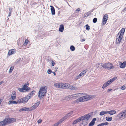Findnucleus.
I'll list each match as a JSON object with an SVG mask.
<instances>
[{
    "label": "nucleus",
    "mask_w": 126,
    "mask_h": 126,
    "mask_svg": "<svg viewBox=\"0 0 126 126\" xmlns=\"http://www.w3.org/2000/svg\"><path fill=\"white\" fill-rule=\"evenodd\" d=\"M54 86L56 88H59L68 89L69 88L70 89L75 90L77 88L74 86L70 84L65 83H56L54 84Z\"/></svg>",
    "instance_id": "1"
},
{
    "label": "nucleus",
    "mask_w": 126,
    "mask_h": 126,
    "mask_svg": "<svg viewBox=\"0 0 126 126\" xmlns=\"http://www.w3.org/2000/svg\"><path fill=\"white\" fill-rule=\"evenodd\" d=\"M95 96L94 95H89L81 97L74 101L73 103H78L80 102H84L91 99L95 98Z\"/></svg>",
    "instance_id": "2"
},
{
    "label": "nucleus",
    "mask_w": 126,
    "mask_h": 126,
    "mask_svg": "<svg viewBox=\"0 0 126 126\" xmlns=\"http://www.w3.org/2000/svg\"><path fill=\"white\" fill-rule=\"evenodd\" d=\"M125 30V28H123L118 33L116 36L115 43L116 44H120L122 43Z\"/></svg>",
    "instance_id": "3"
},
{
    "label": "nucleus",
    "mask_w": 126,
    "mask_h": 126,
    "mask_svg": "<svg viewBox=\"0 0 126 126\" xmlns=\"http://www.w3.org/2000/svg\"><path fill=\"white\" fill-rule=\"evenodd\" d=\"M96 66L98 68L99 67L101 68L103 67L104 68H107L109 70L114 68L113 64L110 62L106 63L104 64L101 63H99L96 65Z\"/></svg>",
    "instance_id": "4"
},
{
    "label": "nucleus",
    "mask_w": 126,
    "mask_h": 126,
    "mask_svg": "<svg viewBox=\"0 0 126 126\" xmlns=\"http://www.w3.org/2000/svg\"><path fill=\"white\" fill-rule=\"evenodd\" d=\"M16 121V119L14 118H5L3 121L0 122V126H5L7 125L14 122Z\"/></svg>",
    "instance_id": "5"
},
{
    "label": "nucleus",
    "mask_w": 126,
    "mask_h": 126,
    "mask_svg": "<svg viewBox=\"0 0 126 126\" xmlns=\"http://www.w3.org/2000/svg\"><path fill=\"white\" fill-rule=\"evenodd\" d=\"M47 88L46 86H45L41 87L39 92L38 96L41 98L44 96L46 93L47 92Z\"/></svg>",
    "instance_id": "6"
},
{
    "label": "nucleus",
    "mask_w": 126,
    "mask_h": 126,
    "mask_svg": "<svg viewBox=\"0 0 126 126\" xmlns=\"http://www.w3.org/2000/svg\"><path fill=\"white\" fill-rule=\"evenodd\" d=\"M29 84V83L28 82H27L24 85L22 88H19L18 89V90L19 91L23 92L28 91L30 89V88L28 87Z\"/></svg>",
    "instance_id": "7"
},
{
    "label": "nucleus",
    "mask_w": 126,
    "mask_h": 126,
    "mask_svg": "<svg viewBox=\"0 0 126 126\" xmlns=\"http://www.w3.org/2000/svg\"><path fill=\"white\" fill-rule=\"evenodd\" d=\"M84 94L82 93H79L76 94H74L72 95H69L68 96L65 97V99L69 101L71 99H76L77 97L79 96V94Z\"/></svg>",
    "instance_id": "8"
},
{
    "label": "nucleus",
    "mask_w": 126,
    "mask_h": 126,
    "mask_svg": "<svg viewBox=\"0 0 126 126\" xmlns=\"http://www.w3.org/2000/svg\"><path fill=\"white\" fill-rule=\"evenodd\" d=\"M73 113V111L70 112L69 113L67 114L66 116L64 117L63 118H62L61 120L60 121L58 122L57 123H55L54 125L53 126H58L59 124L61 123L62 122L64 121V120L67 118L66 117L67 116H70L72 115Z\"/></svg>",
    "instance_id": "9"
},
{
    "label": "nucleus",
    "mask_w": 126,
    "mask_h": 126,
    "mask_svg": "<svg viewBox=\"0 0 126 126\" xmlns=\"http://www.w3.org/2000/svg\"><path fill=\"white\" fill-rule=\"evenodd\" d=\"M30 99V97L29 96V97H28L27 96L25 97H23L22 98L18 100V103H19V104L21 103L25 104L27 102L28 100Z\"/></svg>",
    "instance_id": "10"
},
{
    "label": "nucleus",
    "mask_w": 126,
    "mask_h": 126,
    "mask_svg": "<svg viewBox=\"0 0 126 126\" xmlns=\"http://www.w3.org/2000/svg\"><path fill=\"white\" fill-rule=\"evenodd\" d=\"M118 116L119 119H123L126 117V110L121 112L118 115Z\"/></svg>",
    "instance_id": "11"
},
{
    "label": "nucleus",
    "mask_w": 126,
    "mask_h": 126,
    "mask_svg": "<svg viewBox=\"0 0 126 126\" xmlns=\"http://www.w3.org/2000/svg\"><path fill=\"white\" fill-rule=\"evenodd\" d=\"M108 17V15L107 14H105L103 16L102 21V24L103 25H105L106 22L107 20Z\"/></svg>",
    "instance_id": "12"
},
{
    "label": "nucleus",
    "mask_w": 126,
    "mask_h": 126,
    "mask_svg": "<svg viewBox=\"0 0 126 126\" xmlns=\"http://www.w3.org/2000/svg\"><path fill=\"white\" fill-rule=\"evenodd\" d=\"M91 116V115H89V114H87L85 115L80 117V118L81 120H88Z\"/></svg>",
    "instance_id": "13"
},
{
    "label": "nucleus",
    "mask_w": 126,
    "mask_h": 126,
    "mask_svg": "<svg viewBox=\"0 0 126 126\" xmlns=\"http://www.w3.org/2000/svg\"><path fill=\"white\" fill-rule=\"evenodd\" d=\"M16 52L15 49H12L9 50L8 53V55L10 56L12 54H14Z\"/></svg>",
    "instance_id": "14"
},
{
    "label": "nucleus",
    "mask_w": 126,
    "mask_h": 126,
    "mask_svg": "<svg viewBox=\"0 0 126 126\" xmlns=\"http://www.w3.org/2000/svg\"><path fill=\"white\" fill-rule=\"evenodd\" d=\"M16 93L15 91L13 92L11 96V99L12 100H14L16 98Z\"/></svg>",
    "instance_id": "15"
},
{
    "label": "nucleus",
    "mask_w": 126,
    "mask_h": 126,
    "mask_svg": "<svg viewBox=\"0 0 126 126\" xmlns=\"http://www.w3.org/2000/svg\"><path fill=\"white\" fill-rule=\"evenodd\" d=\"M96 118H94L89 124V126H92L94 125L95 123V121H96Z\"/></svg>",
    "instance_id": "16"
},
{
    "label": "nucleus",
    "mask_w": 126,
    "mask_h": 126,
    "mask_svg": "<svg viewBox=\"0 0 126 126\" xmlns=\"http://www.w3.org/2000/svg\"><path fill=\"white\" fill-rule=\"evenodd\" d=\"M126 66V62L125 61H124L123 63L120 64V68H124Z\"/></svg>",
    "instance_id": "17"
},
{
    "label": "nucleus",
    "mask_w": 126,
    "mask_h": 126,
    "mask_svg": "<svg viewBox=\"0 0 126 126\" xmlns=\"http://www.w3.org/2000/svg\"><path fill=\"white\" fill-rule=\"evenodd\" d=\"M64 29V27L63 25L61 24L60 26L59 31L61 32H62Z\"/></svg>",
    "instance_id": "18"
},
{
    "label": "nucleus",
    "mask_w": 126,
    "mask_h": 126,
    "mask_svg": "<svg viewBox=\"0 0 126 126\" xmlns=\"http://www.w3.org/2000/svg\"><path fill=\"white\" fill-rule=\"evenodd\" d=\"M81 120V118H80V117L79 118L73 121L72 123L74 125L75 124L77 123L80 122Z\"/></svg>",
    "instance_id": "19"
},
{
    "label": "nucleus",
    "mask_w": 126,
    "mask_h": 126,
    "mask_svg": "<svg viewBox=\"0 0 126 126\" xmlns=\"http://www.w3.org/2000/svg\"><path fill=\"white\" fill-rule=\"evenodd\" d=\"M110 83L109 82V81H108L107 82L105 83L103 85L102 88L103 89H104L105 88H106L107 86H108L110 84Z\"/></svg>",
    "instance_id": "20"
},
{
    "label": "nucleus",
    "mask_w": 126,
    "mask_h": 126,
    "mask_svg": "<svg viewBox=\"0 0 126 126\" xmlns=\"http://www.w3.org/2000/svg\"><path fill=\"white\" fill-rule=\"evenodd\" d=\"M19 111L20 112L22 111H29V108H28L24 107L20 109Z\"/></svg>",
    "instance_id": "21"
},
{
    "label": "nucleus",
    "mask_w": 126,
    "mask_h": 126,
    "mask_svg": "<svg viewBox=\"0 0 126 126\" xmlns=\"http://www.w3.org/2000/svg\"><path fill=\"white\" fill-rule=\"evenodd\" d=\"M51 10V13L52 15H54L55 14V10L54 7L52 6H50Z\"/></svg>",
    "instance_id": "22"
},
{
    "label": "nucleus",
    "mask_w": 126,
    "mask_h": 126,
    "mask_svg": "<svg viewBox=\"0 0 126 126\" xmlns=\"http://www.w3.org/2000/svg\"><path fill=\"white\" fill-rule=\"evenodd\" d=\"M107 112L109 114L111 115H113L116 113V111L115 110H113L107 111Z\"/></svg>",
    "instance_id": "23"
},
{
    "label": "nucleus",
    "mask_w": 126,
    "mask_h": 126,
    "mask_svg": "<svg viewBox=\"0 0 126 126\" xmlns=\"http://www.w3.org/2000/svg\"><path fill=\"white\" fill-rule=\"evenodd\" d=\"M35 91L34 90H33L27 96V97H29V96L30 97V98L31 96L34 94L35 93Z\"/></svg>",
    "instance_id": "24"
},
{
    "label": "nucleus",
    "mask_w": 126,
    "mask_h": 126,
    "mask_svg": "<svg viewBox=\"0 0 126 126\" xmlns=\"http://www.w3.org/2000/svg\"><path fill=\"white\" fill-rule=\"evenodd\" d=\"M117 77H115L113 78L112 79L108 80L110 83L111 84L113 81H114L115 79H117Z\"/></svg>",
    "instance_id": "25"
},
{
    "label": "nucleus",
    "mask_w": 126,
    "mask_h": 126,
    "mask_svg": "<svg viewBox=\"0 0 126 126\" xmlns=\"http://www.w3.org/2000/svg\"><path fill=\"white\" fill-rule=\"evenodd\" d=\"M19 104L18 103V100H17V101H9V104Z\"/></svg>",
    "instance_id": "26"
},
{
    "label": "nucleus",
    "mask_w": 126,
    "mask_h": 126,
    "mask_svg": "<svg viewBox=\"0 0 126 126\" xmlns=\"http://www.w3.org/2000/svg\"><path fill=\"white\" fill-rule=\"evenodd\" d=\"M86 72V71L85 70L82 71L79 74V75L81 76H83L84 75V74Z\"/></svg>",
    "instance_id": "27"
},
{
    "label": "nucleus",
    "mask_w": 126,
    "mask_h": 126,
    "mask_svg": "<svg viewBox=\"0 0 126 126\" xmlns=\"http://www.w3.org/2000/svg\"><path fill=\"white\" fill-rule=\"evenodd\" d=\"M28 108H29V111H32V110H34L36 109L35 107H34V106L33 105L30 107Z\"/></svg>",
    "instance_id": "28"
},
{
    "label": "nucleus",
    "mask_w": 126,
    "mask_h": 126,
    "mask_svg": "<svg viewBox=\"0 0 126 126\" xmlns=\"http://www.w3.org/2000/svg\"><path fill=\"white\" fill-rule=\"evenodd\" d=\"M109 124V123L108 122L103 123L99 124L100 126H103L104 125H108Z\"/></svg>",
    "instance_id": "29"
},
{
    "label": "nucleus",
    "mask_w": 126,
    "mask_h": 126,
    "mask_svg": "<svg viewBox=\"0 0 126 126\" xmlns=\"http://www.w3.org/2000/svg\"><path fill=\"white\" fill-rule=\"evenodd\" d=\"M109 124V123L108 122L103 123L99 124L100 126H103L104 125H108Z\"/></svg>",
    "instance_id": "30"
},
{
    "label": "nucleus",
    "mask_w": 126,
    "mask_h": 126,
    "mask_svg": "<svg viewBox=\"0 0 126 126\" xmlns=\"http://www.w3.org/2000/svg\"><path fill=\"white\" fill-rule=\"evenodd\" d=\"M106 119L108 121H111L112 118V117H106Z\"/></svg>",
    "instance_id": "31"
},
{
    "label": "nucleus",
    "mask_w": 126,
    "mask_h": 126,
    "mask_svg": "<svg viewBox=\"0 0 126 126\" xmlns=\"http://www.w3.org/2000/svg\"><path fill=\"white\" fill-rule=\"evenodd\" d=\"M107 113H108L107 111H102L100 113V115L102 116Z\"/></svg>",
    "instance_id": "32"
},
{
    "label": "nucleus",
    "mask_w": 126,
    "mask_h": 126,
    "mask_svg": "<svg viewBox=\"0 0 126 126\" xmlns=\"http://www.w3.org/2000/svg\"><path fill=\"white\" fill-rule=\"evenodd\" d=\"M29 42V40L28 39H25V42L23 44V45L24 46H26L28 43Z\"/></svg>",
    "instance_id": "33"
},
{
    "label": "nucleus",
    "mask_w": 126,
    "mask_h": 126,
    "mask_svg": "<svg viewBox=\"0 0 126 126\" xmlns=\"http://www.w3.org/2000/svg\"><path fill=\"white\" fill-rule=\"evenodd\" d=\"M39 104L40 102H37L35 103L33 106H34V107H35V108H36L39 105Z\"/></svg>",
    "instance_id": "34"
},
{
    "label": "nucleus",
    "mask_w": 126,
    "mask_h": 126,
    "mask_svg": "<svg viewBox=\"0 0 126 126\" xmlns=\"http://www.w3.org/2000/svg\"><path fill=\"white\" fill-rule=\"evenodd\" d=\"M121 89L122 90H124L126 89V84L124 85L121 87Z\"/></svg>",
    "instance_id": "35"
},
{
    "label": "nucleus",
    "mask_w": 126,
    "mask_h": 126,
    "mask_svg": "<svg viewBox=\"0 0 126 126\" xmlns=\"http://www.w3.org/2000/svg\"><path fill=\"white\" fill-rule=\"evenodd\" d=\"M14 66H11L10 68V70H9V72L10 73H11L12 72V71L14 69Z\"/></svg>",
    "instance_id": "36"
},
{
    "label": "nucleus",
    "mask_w": 126,
    "mask_h": 126,
    "mask_svg": "<svg viewBox=\"0 0 126 126\" xmlns=\"http://www.w3.org/2000/svg\"><path fill=\"white\" fill-rule=\"evenodd\" d=\"M81 76L79 75V74L78 76H77L75 78V80H77L79 79Z\"/></svg>",
    "instance_id": "37"
},
{
    "label": "nucleus",
    "mask_w": 126,
    "mask_h": 126,
    "mask_svg": "<svg viewBox=\"0 0 126 126\" xmlns=\"http://www.w3.org/2000/svg\"><path fill=\"white\" fill-rule=\"evenodd\" d=\"M70 50L72 51H74L75 50V48L74 46H71L70 47Z\"/></svg>",
    "instance_id": "38"
},
{
    "label": "nucleus",
    "mask_w": 126,
    "mask_h": 126,
    "mask_svg": "<svg viewBox=\"0 0 126 126\" xmlns=\"http://www.w3.org/2000/svg\"><path fill=\"white\" fill-rule=\"evenodd\" d=\"M85 27L87 30H90V27L88 24L86 25Z\"/></svg>",
    "instance_id": "39"
},
{
    "label": "nucleus",
    "mask_w": 126,
    "mask_h": 126,
    "mask_svg": "<svg viewBox=\"0 0 126 126\" xmlns=\"http://www.w3.org/2000/svg\"><path fill=\"white\" fill-rule=\"evenodd\" d=\"M97 19L96 18H94L93 20V22L94 23H96L97 21Z\"/></svg>",
    "instance_id": "40"
},
{
    "label": "nucleus",
    "mask_w": 126,
    "mask_h": 126,
    "mask_svg": "<svg viewBox=\"0 0 126 126\" xmlns=\"http://www.w3.org/2000/svg\"><path fill=\"white\" fill-rule=\"evenodd\" d=\"M52 72L50 69H49L47 71V73L49 74H50Z\"/></svg>",
    "instance_id": "41"
},
{
    "label": "nucleus",
    "mask_w": 126,
    "mask_h": 126,
    "mask_svg": "<svg viewBox=\"0 0 126 126\" xmlns=\"http://www.w3.org/2000/svg\"><path fill=\"white\" fill-rule=\"evenodd\" d=\"M51 63L52 64V66H54L55 64V63L53 60H52L51 61Z\"/></svg>",
    "instance_id": "42"
},
{
    "label": "nucleus",
    "mask_w": 126,
    "mask_h": 126,
    "mask_svg": "<svg viewBox=\"0 0 126 126\" xmlns=\"http://www.w3.org/2000/svg\"><path fill=\"white\" fill-rule=\"evenodd\" d=\"M80 10V9L79 8H78L76 9L75 11L76 13L78 12Z\"/></svg>",
    "instance_id": "43"
},
{
    "label": "nucleus",
    "mask_w": 126,
    "mask_h": 126,
    "mask_svg": "<svg viewBox=\"0 0 126 126\" xmlns=\"http://www.w3.org/2000/svg\"><path fill=\"white\" fill-rule=\"evenodd\" d=\"M42 122V120L41 119H39L37 121V122L38 123H41Z\"/></svg>",
    "instance_id": "44"
},
{
    "label": "nucleus",
    "mask_w": 126,
    "mask_h": 126,
    "mask_svg": "<svg viewBox=\"0 0 126 126\" xmlns=\"http://www.w3.org/2000/svg\"><path fill=\"white\" fill-rule=\"evenodd\" d=\"M89 16L88 14L87 13H85L84 14V17H85L86 16Z\"/></svg>",
    "instance_id": "45"
},
{
    "label": "nucleus",
    "mask_w": 126,
    "mask_h": 126,
    "mask_svg": "<svg viewBox=\"0 0 126 126\" xmlns=\"http://www.w3.org/2000/svg\"><path fill=\"white\" fill-rule=\"evenodd\" d=\"M3 99V98H2L0 99V106L1 103Z\"/></svg>",
    "instance_id": "46"
},
{
    "label": "nucleus",
    "mask_w": 126,
    "mask_h": 126,
    "mask_svg": "<svg viewBox=\"0 0 126 126\" xmlns=\"http://www.w3.org/2000/svg\"><path fill=\"white\" fill-rule=\"evenodd\" d=\"M126 8L125 7V8L123 9V10L122 11V12H125L126 11Z\"/></svg>",
    "instance_id": "47"
},
{
    "label": "nucleus",
    "mask_w": 126,
    "mask_h": 126,
    "mask_svg": "<svg viewBox=\"0 0 126 126\" xmlns=\"http://www.w3.org/2000/svg\"><path fill=\"white\" fill-rule=\"evenodd\" d=\"M11 11L10 12L9 14V15L8 16V17H9L11 15Z\"/></svg>",
    "instance_id": "48"
},
{
    "label": "nucleus",
    "mask_w": 126,
    "mask_h": 126,
    "mask_svg": "<svg viewBox=\"0 0 126 126\" xmlns=\"http://www.w3.org/2000/svg\"><path fill=\"white\" fill-rule=\"evenodd\" d=\"M112 90V89H108V90L107 91L108 92H109V91H111V90Z\"/></svg>",
    "instance_id": "49"
},
{
    "label": "nucleus",
    "mask_w": 126,
    "mask_h": 126,
    "mask_svg": "<svg viewBox=\"0 0 126 126\" xmlns=\"http://www.w3.org/2000/svg\"><path fill=\"white\" fill-rule=\"evenodd\" d=\"M52 73H53V74H54V75L55 76L56 75V73H55V72H52Z\"/></svg>",
    "instance_id": "50"
},
{
    "label": "nucleus",
    "mask_w": 126,
    "mask_h": 126,
    "mask_svg": "<svg viewBox=\"0 0 126 126\" xmlns=\"http://www.w3.org/2000/svg\"><path fill=\"white\" fill-rule=\"evenodd\" d=\"M4 82L3 81H1L0 82V85H1L2 83H3Z\"/></svg>",
    "instance_id": "51"
},
{
    "label": "nucleus",
    "mask_w": 126,
    "mask_h": 126,
    "mask_svg": "<svg viewBox=\"0 0 126 126\" xmlns=\"http://www.w3.org/2000/svg\"><path fill=\"white\" fill-rule=\"evenodd\" d=\"M85 40V39H82V40H81V41H82V42L84 41Z\"/></svg>",
    "instance_id": "52"
},
{
    "label": "nucleus",
    "mask_w": 126,
    "mask_h": 126,
    "mask_svg": "<svg viewBox=\"0 0 126 126\" xmlns=\"http://www.w3.org/2000/svg\"><path fill=\"white\" fill-rule=\"evenodd\" d=\"M97 126H100L99 124H98Z\"/></svg>",
    "instance_id": "53"
},
{
    "label": "nucleus",
    "mask_w": 126,
    "mask_h": 126,
    "mask_svg": "<svg viewBox=\"0 0 126 126\" xmlns=\"http://www.w3.org/2000/svg\"><path fill=\"white\" fill-rule=\"evenodd\" d=\"M125 76H126V74H125Z\"/></svg>",
    "instance_id": "54"
},
{
    "label": "nucleus",
    "mask_w": 126,
    "mask_h": 126,
    "mask_svg": "<svg viewBox=\"0 0 126 126\" xmlns=\"http://www.w3.org/2000/svg\"><path fill=\"white\" fill-rule=\"evenodd\" d=\"M83 126H85L84 125Z\"/></svg>",
    "instance_id": "55"
}]
</instances>
